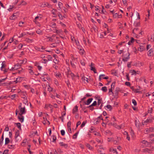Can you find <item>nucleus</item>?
<instances>
[{"label": "nucleus", "mask_w": 154, "mask_h": 154, "mask_svg": "<svg viewBox=\"0 0 154 154\" xmlns=\"http://www.w3.org/2000/svg\"><path fill=\"white\" fill-rule=\"evenodd\" d=\"M10 140L8 138H6L5 139V145H6L9 143Z\"/></svg>", "instance_id": "obj_28"}, {"label": "nucleus", "mask_w": 154, "mask_h": 154, "mask_svg": "<svg viewBox=\"0 0 154 154\" xmlns=\"http://www.w3.org/2000/svg\"><path fill=\"white\" fill-rule=\"evenodd\" d=\"M86 123V122L85 121L83 122L81 125V128L83 127L85 125Z\"/></svg>", "instance_id": "obj_53"}, {"label": "nucleus", "mask_w": 154, "mask_h": 154, "mask_svg": "<svg viewBox=\"0 0 154 154\" xmlns=\"http://www.w3.org/2000/svg\"><path fill=\"white\" fill-rule=\"evenodd\" d=\"M27 62V60L26 59H24L23 60L21 61V62L20 63L21 64H24L26 63Z\"/></svg>", "instance_id": "obj_29"}, {"label": "nucleus", "mask_w": 154, "mask_h": 154, "mask_svg": "<svg viewBox=\"0 0 154 154\" xmlns=\"http://www.w3.org/2000/svg\"><path fill=\"white\" fill-rule=\"evenodd\" d=\"M91 32H93V31L95 32H96L97 31V27L96 26L93 27L91 29Z\"/></svg>", "instance_id": "obj_20"}, {"label": "nucleus", "mask_w": 154, "mask_h": 154, "mask_svg": "<svg viewBox=\"0 0 154 154\" xmlns=\"http://www.w3.org/2000/svg\"><path fill=\"white\" fill-rule=\"evenodd\" d=\"M132 63V62H128L127 64V66L128 68H130L131 67V64Z\"/></svg>", "instance_id": "obj_61"}, {"label": "nucleus", "mask_w": 154, "mask_h": 154, "mask_svg": "<svg viewBox=\"0 0 154 154\" xmlns=\"http://www.w3.org/2000/svg\"><path fill=\"white\" fill-rule=\"evenodd\" d=\"M78 134V132L76 133L73 136V138L74 139L76 138L77 135Z\"/></svg>", "instance_id": "obj_43"}, {"label": "nucleus", "mask_w": 154, "mask_h": 154, "mask_svg": "<svg viewBox=\"0 0 154 154\" xmlns=\"http://www.w3.org/2000/svg\"><path fill=\"white\" fill-rule=\"evenodd\" d=\"M22 98L24 99V100H23V103L25 104H26V103H27L28 102L26 96L24 95V97L22 96Z\"/></svg>", "instance_id": "obj_15"}, {"label": "nucleus", "mask_w": 154, "mask_h": 154, "mask_svg": "<svg viewBox=\"0 0 154 154\" xmlns=\"http://www.w3.org/2000/svg\"><path fill=\"white\" fill-rule=\"evenodd\" d=\"M20 105L19 106V107H20V112L19 113V114L20 115H23L26 113V111L25 110V106L23 107H21V103H20Z\"/></svg>", "instance_id": "obj_2"}, {"label": "nucleus", "mask_w": 154, "mask_h": 154, "mask_svg": "<svg viewBox=\"0 0 154 154\" xmlns=\"http://www.w3.org/2000/svg\"><path fill=\"white\" fill-rule=\"evenodd\" d=\"M26 40L27 42H32V40L29 38H26Z\"/></svg>", "instance_id": "obj_62"}, {"label": "nucleus", "mask_w": 154, "mask_h": 154, "mask_svg": "<svg viewBox=\"0 0 154 154\" xmlns=\"http://www.w3.org/2000/svg\"><path fill=\"white\" fill-rule=\"evenodd\" d=\"M82 79H83V80H84V82L85 83L86 82H88V79L87 78H86V77H84V78H82Z\"/></svg>", "instance_id": "obj_39"}, {"label": "nucleus", "mask_w": 154, "mask_h": 154, "mask_svg": "<svg viewBox=\"0 0 154 154\" xmlns=\"http://www.w3.org/2000/svg\"><path fill=\"white\" fill-rule=\"evenodd\" d=\"M71 64L73 68H75V65L73 63H72V62H71Z\"/></svg>", "instance_id": "obj_63"}, {"label": "nucleus", "mask_w": 154, "mask_h": 154, "mask_svg": "<svg viewBox=\"0 0 154 154\" xmlns=\"http://www.w3.org/2000/svg\"><path fill=\"white\" fill-rule=\"evenodd\" d=\"M97 119V120L96 122V123H97V124L100 122V119L103 120V119L101 115L98 117Z\"/></svg>", "instance_id": "obj_21"}, {"label": "nucleus", "mask_w": 154, "mask_h": 154, "mask_svg": "<svg viewBox=\"0 0 154 154\" xmlns=\"http://www.w3.org/2000/svg\"><path fill=\"white\" fill-rule=\"evenodd\" d=\"M130 54L128 52H125L122 56V60L125 62L127 61L130 58Z\"/></svg>", "instance_id": "obj_1"}, {"label": "nucleus", "mask_w": 154, "mask_h": 154, "mask_svg": "<svg viewBox=\"0 0 154 154\" xmlns=\"http://www.w3.org/2000/svg\"><path fill=\"white\" fill-rule=\"evenodd\" d=\"M60 132H61V134L63 136L65 135V132L64 130H61L60 131Z\"/></svg>", "instance_id": "obj_49"}, {"label": "nucleus", "mask_w": 154, "mask_h": 154, "mask_svg": "<svg viewBox=\"0 0 154 154\" xmlns=\"http://www.w3.org/2000/svg\"><path fill=\"white\" fill-rule=\"evenodd\" d=\"M152 120L150 119H147L146 121L144 122H142V124L144 125L145 122H152Z\"/></svg>", "instance_id": "obj_13"}, {"label": "nucleus", "mask_w": 154, "mask_h": 154, "mask_svg": "<svg viewBox=\"0 0 154 154\" xmlns=\"http://www.w3.org/2000/svg\"><path fill=\"white\" fill-rule=\"evenodd\" d=\"M59 144L61 146H63L65 148H66L68 146L67 144H65L63 142H60Z\"/></svg>", "instance_id": "obj_12"}, {"label": "nucleus", "mask_w": 154, "mask_h": 154, "mask_svg": "<svg viewBox=\"0 0 154 154\" xmlns=\"http://www.w3.org/2000/svg\"><path fill=\"white\" fill-rule=\"evenodd\" d=\"M141 142L143 143L146 145V146H148L149 145V143L147 142L145 140H142Z\"/></svg>", "instance_id": "obj_14"}, {"label": "nucleus", "mask_w": 154, "mask_h": 154, "mask_svg": "<svg viewBox=\"0 0 154 154\" xmlns=\"http://www.w3.org/2000/svg\"><path fill=\"white\" fill-rule=\"evenodd\" d=\"M55 31L54 32H55L56 33H57V34H59V33H61L62 31L61 29H59V30H57V29H55Z\"/></svg>", "instance_id": "obj_31"}, {"label": "nucleus", "mask_w": 154, "mask_h": 154, "mask_svg": "<svg viewBox=\"0 0 154 154\" xmlns=\"http://www.w3.org/2000/svg\"><path fill=\"white\" fill-rule=\"evenodd\" d=\"M67 76H68L70 75L72 79L73 78L74 76V74L71 72L70 71H69L67 74Z\"/></svg>", "instance_id": "obj_9"}, {"label": "nucleus", "mask_w": 154, "mask_h": 154, "mask_svg": "<svg viewBox=\"0 0 154 154\" xmlns=\"http://www.w3.org/2000/svg\"><path fill=\"white\" fill-rule=\"evenodd\" d=\"M138 89H135L134 90V91L135 93H141V92L138 90Z\"/></svg>", "instance_id": "obj_42"}, {"label": "nucleus", "mask_w": 154, "mask_h": 154, "mask_svg": "<svg viewBox=\"0 0 154 154\" xmlns=\"http://www.w3.org/2000/svg\"><path fill=\"white\" fill-rule=\"evenodd\" d=\"M9 152L8 149L5 150L3 152V154H8Z\"/></svg>", "instance_id": "obj_45"}, {"label": "nucleus", "mask_w": 154, "mask_h": 154, "mask_svg": "<svg viewBox=\"0 0 154 154\" xmlns=\"http://www.w3.org/2000/svg\"><path fill=\"white\" fill-rule=\"evenodd\" d=\"M22 46L23 45L21 44H20L18 45V48L19 49H20L22 48Z\"/></svg>", "instance_id": "obj_58"}, {"label": "nucleus", "mask_w": 154, "mask_h": 154, "mask_svg": "<svg viewBox=\"0 0 154 154\" xmlns=\"http://www.w3.org/2000/svg\"><path fill=\"white\" fill-rule=\"evenodd\" d=\"M19 14L18 12H16L13 14V15L10 17V20H14L17 18L19 16Z\"/></svg>", "instance_id": "obj_3"}, {"label": "nucleus", "mask_w": 154, "mask_h": 154, "mask_svg": "<svg viewBox=\"0 0 154 154\" xmlns=\"http://www.w3.org/2000/svg\"><path fill=\"white\" fill-rule=\"evenodd\" d=\"M132 103L134 106H136L137 104V102L134 99L132 100Z\"/></svg>", "instance_id": "obj_41"}, {"label": "nucleus", "mask_w": 154, "mask_h": 154, "mask_svg": "<svg viewBox=\"0 0 154 154\" xmlns=\"http://www.w3.org/2000/svg\"><path fill=\"white\" fill-rule=\"evenodd\" d=\"M134 26L135 27L139 26L140 25V23L138 22H135L134 23Z\"/></svg>", "instance_id": "obj_25"}, {"label": "nucleus", "mask_w": 154, "mask_h": 154, "mask_svg": "<svg viewBox=\"0 0 154 154\" xmlns=\"http://www.w3.org/2000/svg\"><path fill=\"white\" fill-rule=\"evenodd\" d=\"M1 69L2 70H3L4 71V72H7V70L6 69H5V70H4L3 69L5 68V67L6 66V63L5 62H3L1 64Z\"/></svg>", "instance_id": "obj_4"}, {"label": "nucleus", "mask_w": 154, "mask_h": 154, "mask_svg": "<svg viewBox=\"0 0 154 154\" xmlns=\"http://www.w3.org/2000/svg\"><path fill=\"white\" fill-rule=\"evenodd\" d=\"M79 49H80L79 53L82 55H83L84 54V50L82 49L81 48H80V49L79 48Z\"/></svg>", "instance_id": "obj_36"}, {"label": "nucleus", "mask_w": 154, "mask_h": 154, "mask_svg": "<svg viewBox=\"0 0 154 154\" xmlns=\"http://www.w3.org/2000/svg\"><path fill=\"white\" fill-rule=\"evenodd\" d=\"M135 126L137 127V128H139L140 122L139 121H137L136 120L135 121Z\"/></svg>", "instance_id": "obj_19"}, {"label": "nucleus", "mask_w": 154, "mask_h": 154, "mask_svg": "<svg viewBox=\"0 0 154 154\" xmlns=\"http://www.w3.org/2000/svg\"><path fill=\"white\" fill-rule=\"evenodd\" d=\"M16 125L18 128L20 130H21V124L20 123H16Z\"/></svg>", "instance_id": "obj_37"}, {"label": "nucleus", "mask_w": 154, "mask_h": 154, "mask_svg": "<svg viewBox=\"0 0 154 154\" xmlns=\"http://www.w3.org/2000/svg\"><path fill=\"white\" fill-rule=\"evenodd\" d=\"M101 90L103 91L104 92H106L107 91V89L106 87L105 86V87H102L101 88Z\"/></svg>", "instance_id": "obj_30"}, {"label": "nucleus", "mask_w": 154, "mask_h": 154, "mask_svg": "<svg viewBox=\"0 0 154 154\" xmlns=\"http://www.w3.org/2000/svg\"><path fill=\"white\" fill-rule=\"evenodd\" d=\"M57 138L56 136H53V141L52 142H55L56 141V140Z\"/></svg>", "instance_id": "obj_51"}, {"label": "nucleus", "mask_w": 154, "mask_h": 154, "mask_svg": "<svg viewBox=\"0 0 154 154\" xmlns=\"http://www.w3.org/2000/svg\"><path fill=\"white\" fill-rule=\"evenodd\" d=\"M94 64H93L92 63H91V65L90 66L91 67L90 69L91 70L93 71L94 73H96V70L95 67H94Z\"/></svg>", "instance_id": "obj_7"}, {"label": "nucleus", "mask_w": 154, "mask_h": 154, "mask_svg": "<svg viewBox=\"0 0 154 154\" xmlns=\"http://www.w3.org/2000/svg\"><path fill=\"white\" fill-rule=\"evenodd\" d=\"M97 104V102L96 101H94L93 103L90 106L87 107H91L92 106H95Z\"/></svg>", "instance_id": "obj_23"}, {"label": "nucleus", "mask_w": 154, "mask_h": 154, "mask_svg": "<svg viewBox=\"0 0 154 154\" xmlns=\"http://www.w3.org/2000/svg\"><path fill=\"white\" fill-rule=\"evenodd\" d=\"M130 72L132 73V75H133L134 74H136V71L134 69L131 70Z\"/></svg>", "instance_id": "obj_35"}, {"label": "nucleus", "mask_w": 154, "mask_h": 154, "mask_svg": "<svg viewBox=\"0 0 154 154\" xmlns=\"http://www.w3.org/2000/svg\"><path fill=\"white\" fill-rule=\"evenodd\" d=\"M106 107V108L109 109V110H111L112 109V106H111L110 105H107Z\"/></svg>", "instance_id": "obj_34"}, {"label": "nucleus", "mask_w": 154, "mask_h": 154, "mask_svg": "<svg viewBox=\"0 0 154 154\" xmlns=\"http://www.w3.org/2000/svg\"><path fill=\"white\" fill-rule=\"evenodd\" d=\"M23 115L19 114L18 116V118L19 121L21 122H23L24 121V116H22Z\"/></svg>", "instance_id": "obj_5"}, {"label": "nucleus", "mask_w": 154, "mask_h": 154, "mask_svg": "<svg viewBox=\"0 0 154 154\" xmlns=\"http://www.w3.org/2000/svg\"><path fill=\"white\" fill-rule=\"evenodd\" d=\"M30 68V69H29V73L31 75H33L34 74V72H33V70L31 69L32 68V67L31 66H29V67Z\"/></svg>", "instance_id": "obj_18"}, {"label": "nucleus", "mask_w": 154, "mask_h": 154, "mask_svg": "<svg viewBox=\"0 0 154 154\" xmlns=\"http://www.w3.org/2000/svg\"><path fill=\"white\" fill-rule=\"evenodd\" d=\"M152 108H149V109L148 110V113H151L152 112Z\"/></svg>", "instance_id": "obj_64"}, {"label": "nucleus", "mask_w": 154, "mask_h": 154, "mask_svg": "<svg viewBox=\"0 0 154 154\" xmlns=\"http://www.w3.org/2000/svg\"><path fill=\"white\" fill-rule=\"evenodd\" d=\"M26 35V34H25L24 33H22L20 34V35L18 37L19 38H20L23 37V36Z\"/></svg>", "instance_id": "obj_52"}, {"label": "nucleus", "mask_w": 154, "mask_h": 154, "mask_svg": "<svg viewBox=\"0 0 154 154\" xmlns=\"http://www.w3.org/2000/svg\"><path fill=\"white\" fill-rule=\"evenodd\" d=\"M153 50L152 49H150L149 51L148 52V56H151V53H153Z\"/></svg>", "instance_id": "obj_22"}, {"label": "nucleus", "mask_w": 154, "mask_h": 154, "mask_svg": "<svg viewBox=\"0 0 154 154\" xmlns=\"http://www.w3.org/2000/svg\"><path fill=\"white\" fill-rule=\"evenodd\" d=\"M71 122L70 121L67 124V126L68 128L71 127Z\"/></svg>", "instance_id": "obj_48"}, {"label": "nucleus", "mask_w": 154, "mask_h": 154, "mask_svg": "<svg viewBox=\"0 0 154 154\" xmlns=\"http://www.w3.org/2000/svg\"><path fill=\"white\" fill-rule=\"evenodd\" d=\"M152 151V150H151L150 149H149L147 148L143 149V152H147L149 153H151V151Z\"/></svg>", "instance_id": "obj_10"}, {"label": "nucleus", "mask_w": 154, "mask_h": 154, "mask_svg": "<svg viewBox=\"0 0 154 154\" xmlns=\"http://www.w3.org/2000/svg\"><path fill=\"white\" fill-rule=\"evenodd\" d=\"M149 132H150L149 129H148V128L146 129L144 131V132L145 134L148 133Z\"/></svg>", "instance_id": "obj_46"}, {"label": "nucleus", "mask_w": 154, "mask_h": 154, "mask_svg": "<svg viewBox=\"0 0 154 154\" xmlns=\"http://www.w3.org/2000/svg\"><path fill=\"white\" fill-rule=\"evenodd\" d=\"M119 15L117 13H115L113 14V17L114 18H116L117 17H119Z\"/></svg>", "instance_id": "obj_44"}, {"label": "nucleus", "mask_w": 154, "mask_h": 154, "mask_svg": "<svg viewBox=\"0 0 154 154\" xmlns=\"http://www.w3.org/2000/svg\"><path fill=\"white\" fill-rule=\"evenodd\" d=\"M18 43V42L16 40H15V41H14L13 39V38L12 39L11 42H10V45H12L13 44H14L15 45H16Z\"/></svg>", "instance_id": "obj_17"}, {"label": "nucleus", "mask_w": 154, "mask_h": 154, "mask_svg": "<svg viewBox=\"0 0 154 154\" xmlns=\"http://www.w3.org/2000/svg\"><path fill=\"white\" fill-rule=\"evenodd\" d=\"M92 100H93L92 98H90L88 99L87 100L86 102L84 101L83 103H84V104H86L87 105H89L90 103L92 101Z\"/></svg>", "instance_id": "obj_8"}, {"label": "nucleus", "mask_w": 154, "mask_h": 154, "mask_svg": "<svg viewBox=\"0 0 154 154\" xmlns=\"http://www.w3.org/2000/svg\"><path fill=\"white\" fill-rule=\"evenodd\" d=\"M26 92H22L21 93V97L22 98V96L24 97V95L25 96H26Z\"/></svg>", "instance_id": "obj_57"}, {"label": "nucleus", "mask_w": 154, "mask_h": 154, "mask_svg": "<svg viewBox=\"0 0 154 154\" xmlns=\"http://www.w3.org/2000/svg\"><path fill=\"white\" fill-rule=\"evenodd\" d=\"M55 75L57 77H58L60 78L61 77V74L59 72L56 73Z\"/></svg>", "instance_id": "obj_38"}, {"label": "nucleus", "mask_w": 154, "mask_h": 154, "mask_svg": "<svg viewBox=\"0 0 154 154\" xmlns=\"http://www.w3.org/2000/svg\"><path fill=\"white\" fill-rule=\"evenodd\" d=\"M80 107L83 110H84L87 107H85V105H86V104H84V103L83 102L82 104L80 103Z\"/></svg>", "instance_id": "obj_16"}, {"label": "nucleus", "mask_w": 154, "mask_h": 154, "mask_svg": "<svg viewBox=\"0 0 154 154\" xmlns=\"http://www.w3.org/2000/svg\"><path fill=\"white\" fill-rule=\"evenodd\" d=\"M19 79H20V78H16V80H14V81H10V84L13 83L14 82H15V83H16L18 82L19 81Z\"/></svg>", "instance_id": "obj_26"}, {"label": "nucleus", "mask_w": 154, "mask_h": 154, "mask_svg": "<svg viewBox=\"0 0 154 154\" xmlns=\"http://www.w3.org/2000/svg\"><path fill=\"white\" fill-rule=\"evenodd\" d=\"M115 83V82L112 83V84H111V88H114Z\"/></svg>", "instance_id": "obj_56"}, {"label": "nucleus", "mask_w": 154, "mask_h": 154, "mask_svg": "<svg viewBox=\"0 0 154 154\" xmlns=\"http://www.w3.org/2000/svg\"><path fill=\"white\" fill-rule=\"evenodd\" d=\"M86 146L89 149L92 150L93 149V148L89 144L87 143L86 144Z\"/></svg>", "instance_id": "obj_24"}, {"label": "nucleus", "mask_w": 154, "mask_h": 154, "mask_svg": "<svg viewBox=\"0 0 154 154\" xmlns=\"http://www.w3.org/2000/svg\"><path fill=\"white\" fill-rule=\"evenodd\" d=\"M78 111V107L77 106H75L73 108L72 110V113L74 114L75 112Z\"/></svg>", "instance_id": "obj_11"}, {"label": "nucleus", "mask_w": 154, "mask_h": 154, "mask_svg": "<svg viewBox=\"0 0 154 154\" xmlns=\"http://www.w3.org/2000/svg\"><path fill=\"white\" fill-rule=\"evenodd\" d=\"M16 94H14L13 95H12L10 96V98L12 99H13L16 97Z\"/></svg>", "instance_id": "obj_47"}, {"label": "nucleus", "mask_w": 154, "mask_h": 154, "mask_svg": "<svg viewBox=\"0 0 154 154\" xmlns=\"http://www.w3.org/2000/svg\"><path fill=\"white\" fill-rule=\"evenodd\" d=\"M110 151L112 152L114 151L115 152H116V154L118 153V152L116 151V149H112V148H110Z\"/></svg>", "instance_id": "obj_40"}, {"label": "nucleus", "mask_w": 154, "mask_h": 154, "mask_svg": "<svg viewBox=\"0 0 154 154\" xmlns=\"http://www.w3.org/2000/svg\"><path fill=\"white\" fill-rule=\"evenodd\" d=\"M39 18V17L37 16V17H35V19H34V21L35 23H37V21L36 20H37Z\"/></svg>", "instance_id": "obj_54"}, {"label": "nucleus", "mask_w": 154, "mask_h": 154, "mask_svg": "<svg viewBox=\"0 0 154 154\" xmlns=\"http://www.w3.org/2000/svg\"><path fill=\"white\" fill-rule=\"evenodd\" d=\"M20 65L19 63H17L16 65H15L14 66V67H12L11 68V69H10V70H15L16 69H18L20 67Z\"/></svg>", "instance_id": "obj_6"}, {"label": "nucleus", "mask_w": 154, "mask_h": 154, "mask_svg": "<svg viewBox=\"0 0 154 154\" xmlns=\"http://www.w3.org/2000/svg\"><path fill=\"white\" fill-rule=\"evenodd\" d=\"M47 60L46 59H43L42 60V63H45L47 62Z\"/></svg>", "instance_id": "obj_59"}, {"label": "nucleus", "mask_w": 154, "mask_h": 154, "mask_svg": "<svg viewBox=\"0 0 154 154\" xmlns=\"http://www.w3.org/2000/svg\"><path fill=\"white\" fill-rule=\"evenodd\" d=\"M24 23V22H23L20 21L19 23V26H23V24Z\"/></svg>", "instance_id": "obj_50"}, {"label": "nucleus", "mask_w": 154, "mask_h": 154, "mask_svg": "<svg viewBox=\"0 0 154 154\" xmlns=\"http://www.w3.org/2000/svg\"><path fill=\"white\" fill-rule=\"evenodd\" d=\"M138 50L139 51H143V50H144V48L142 47H140L139 48H138Z\"/></svg>", "instance_id": "obj_55"}, {"label": "nucleus", "mask_w": 154, "mask_h": 154, "mask_svg": "<svg viewBox=\"0 0 154 154\" xmlns=\"http://www.w3.org/2000/svg\"><path fill=\"white\" fill-rule=\"evenodd\" d=\"M4 141V137L3 135L2 136V138L0 140V144L1 145H2Z\"/></svg>", "instance_id": "obj_33"}, {"label": "nucleus", "mask_w": 154, "mask_h": 154, "mask_svg": "<svg viewBox=\"0 0 154 154\" xmlns=\"http://www.w3.org/2000/svg\"><path fill=\"white\" fill-rule=\"evenodd\" d=\"M36 33L39 35H42V31L39 29H38L36 31Z\"/></svg>", "instance_id": "obj_27"}, {"label": "nucleus", "mask_w": 154, "mask_h": 154, "mask_svg": "<svg viewBox=\"0 0 154 154\" xmlns=\"http://www.w3.org/2000/svg\"><path fill=\"white\" fill-rule=\"evenodd\" d=\"M48 41L52 42L53 41V39L52 38V37H48Z\"/></svg>", "instance_id": "obj_60"}, {"label": "nucleus", "mask_w": 154, "mask_h": 154, "mask_svg": "<svg viewBox=\"0 0 154 154\" xmlns=\"http://www.w3.org/2000/svg\"><path fill=\"white\" fill-rule=\"evenodd\" d=\"M35 48L36 50L38 51H40L42 52H43V51L42 50H41V48H38L36 46L35 47Z\"/></svg>", "instance_id": "obj_32"}]
</instances>
